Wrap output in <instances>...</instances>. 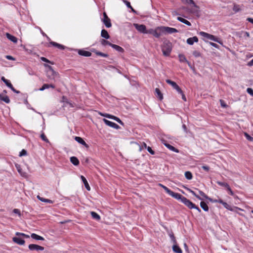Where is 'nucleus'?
Returning a JSON list of instances; mask_svg holds the SVG:
<instances>
[{
  "instance_id": "nucleus-1",
  "label": "nucleus",
  "mask_w": 253,
  "mask_h": 253,
  "mask_svg": "<svg viewBox=\"0 0 253 253\" xmlns=\"http://www.w3.org/2000/svg\"><path fill=\"white\" fill-rule=\"evenodd\" d=\"M175 195L176 196H174V198L178 200H180V201L189 209H196L199 212H201V210L186 198L182 196L181 195L177 193Z\"/></svg>"
},
{
  "instance_id": "nucleus-2",
  "label": "nucleus",
  "mask_w": 253,
  "mask_h": 253,
  "mask_svg": "<svg viewBox=\"0 0 253 253\" xmlns=\"http://www.w3.org/2000/svg\"><path fill=\"white\" fill-rule=\"evenodd\" d=\"M162 50L163 53V55L166 56H168L169 55L171 49H172V44L169 41H165L163 42V45H162Z\"/></svg>"
},
{
  "instance_id": "nucleus-3",
  "label": "nucleus",
  "mask_w": 253,
  "mask_h": 253,
  "mask_svg": "<svg viewBox=\"0 0 253 253\" xmlns=\"http://www.w3.org/2000/svg\"><path fill=\"white\" fill-rule=\"evenodd\" d=\"M163 29V26H159L155 29H150L148 30V34H152L155 37L159 38L164 35Z\"/></svg>"
},
{
  "instance_id": "nucleus-4",
  "label": "nucleus",
  "mask_w": 253,
  "mask_h": 253,
  "mask_svg": "<svg viewBox=\"0 0 253 253\" xmlns=\"http://www.w3.org/2000/svg\"><path fill=\"white\" fill-rule=\"evenodd\" d=\"M199 34L204 38H206L214 42H217L220 44H221V42L218 40V39L214 37L213 35H211L204 32H200L199 33Z\"/></svg>"
},
{
  "instance_id": "nucleus-5",
  "label": "nucleus",
  "mask_w": 253,
  "mask_h": 253,
  "mask_svg": "<svg viewBox=\"0 0 253 253\" xmlns=\"http://www.w3.org/2000/svg\"><path fill=\"white\" fill-rule=\"evenodd\" d=\"M133 25L135 28V29L140 33L143 34H148V30H146V27L144 25L134 23Z\"/></svg>"
},
{
  "instance_id": "nucleus-6",
  "label": "nucleus",
  "mask_w": 253,
  "mask_h": 253,
  "mask_svg": "<svg viewBox=\"0 0 253 253\" xmlns=\"http://www.w3.org/2000/svg\"><path fill=\"white\" fill-rule=\"evenodd\" d=\"M99 114L102 116L106 117L109 119H113V120L117 121L120 124H121L122 125H124V123H123V122L119 118H118L115 116H113V115H110L109 114H103L102 113H99Z\"/></svg>"
},
{
  "instance_id": "nucleus-7",
  "label": "nucleus",
  "mask_w": 253,
  "mask_h": 253,
  "mask_svg": "<svg viewBox=\"0 0 253 253\" xmlns=\"http://www.w3.org/2000/svg\"><path fill=\"white\" fill-rule=\"evenodd\" d=\"M103 19H102V21L105 24V26L107 28H110L112 26V24L111 23V20L110 18L108 17L107 15V14L106 12L103 13Z\"/></svg>"
},
{
  "instance_id": "nucleus-8",
  "label": "nucleus",
  "mask_w": 253,
  "mask_h": 253,
  "mask_svg": "<svg viewBox=\"0 0 253 253\" xmlns=\"http://www.w3.org/2000/svg\"><path fill=\"white\" fill-rule=\"evenodd\" d=\"M166 82L169 84L171 85L173 88H174L178 93H181L182 90L179 87V86L176 84V83L173 81H172L170 80H167Z\"/></svg>"
},
{
  "instance_id": "nucleus-9",
  "label": "nucleus",
  "mask_w": 253,
  "mask_h": 253,
  "mask_svg": "<svg viewBox=\"0 0 253 253\" xmlns=\"http://www.w3.org/2000/svg\"><path fill=\"white\" fill-rule=\"evenodd\" d=\"M28 248L31 251H43L44 250V248L42 246L36 245V244H30L28 246Z\"/></svg>"
},
{
  "instance_id": "nucleus-10",
  "label": "nucleus",
  "mask_w": 253,
  "mask_h": 253,
  "mask_svg": "<svg viewBox=\"0 0 253 253\" xmlns=\"http://www.w3.org/2000/svg\"><path fill=\"white\" fill-rule=\"evenodd\" d=\"M163 28L164 35L167 34H172L174 33H177L178 32V31L176 29L173 28L163 26Z\"/></svg>"
},
{
  "instance_id": "nucleus-11",
  "label": "nucleus",
  "mask_w": 253,
  "mask_h": 253,
  "mask_svg": "<svg viewBox=\"0 0 253 253\" xmlns=\"http://www.w3.org/2000/svg\"><path fill=\"white\" fill-rule=\"evenodd\" d=\"M103 121L105 123V124L106 125H107L108 126H109L111 127H113V128H116L117 129L120 128L119 126L115 123H113L112 122L108 121L106 119H103Z\"/></svg>"
},
{
  "instance_id": "nucleus-12",
  "label": "nucleus",
  "mask_w": 253,
  "mask_h": 253,
  "mask_svg": "<svg viewBox=\"0 0 253 253\" xmlns=\"http://www.w3.org/2000/svg\"><path fill=\"white\" fill-rule=\"evenodd\" d=\"M158 185L161 187H162L164 190L170 196H171L172 197L174 198L175 196H176L175 195L177 193H175V192H173V191H172L171 190H170V189H169L168 187H167L166 186L163 185V184H161V183H159L158 184Z\"/></svg>"
},
{
  "instance_id": "nucleus-13",
  "label": "nucleus",
  "mask_w": 253,
  "mask_h": 253,
  "mask_svg": "<svg viewBox=\"0 0 253 253\" xmlns=\"http://www.w3.org/2000/svg\"><path fill=\"white\" fill-rule=\"evenodd\" d=\"M12 241L14 243H15L18 245H23L25 242L24 240H23L20 238L16 237H13Z\"/></svg>"
},
{
  "instance_id": "nucleus-14",
  "label": "nucleus",
  "mask_w": 253,
  "mask_h": 253,
  "mask_svg": "<svg viewBox=\"0 0 253 253\" xmlns=\"http://www.w3.org/2000/svg\"><path fill=\"white\" fill-rule=\"evenodd\" d=\"M189 12L192 13H198L199 12V7L194 3L189 10Z\"/></svg>"
},
{
  "instance_id": "nucleus-15",
  "label": "nucleus",
  "mask_w": 253,
  "mask_h": 253,
  "mask_svg": "<svg viewBox=\"0 0 253 253\" xmlns=\"http://www.w3.org/2000/svg\"><path fill=\"white\" fill-rule=\"evenodd\" d=\"M75 139L76 141H77L78 143L82 144L86 148H88V145L86 143V142L82 138L79 137V136H76L75 138Z\"/></svg>"
},
{
  "instance_id": "nucleus-16",
  "label": "nucleus",
  "mask_w": 253,
  "mask_h": 253,
  "mask_svg": "<svg viewBox=\"0 0 253 253\" xmlns=\"http://www.w3.org/2000/svg\"><path fill=\"white\" fill-rule=\"evenodd\" d=\"M198 42V39L196 36L193 37L192 38H188L187 40V43L190 45H192L194 42Z\"/></svg>"
},
{
  "instance_id": "nucleus-17",
  "label": "nucleus",
  "mask_w": 253,
  "mask_h": 253,
  "mask_svg": "<svg viewBox=\"0 0 253 253\" xmlns=\"http://www.w3.org/2000/svg\"><path fill=\"white\" fill-rule=\"evenodd\" d=\"M78 53L80 55L85 57H89L91 55V52L84 50H79Z\"/></svg>"
},
{
  "instance_id": "nucleus-18",
  "label": "nucleus",
  "mask_w": 253,
  "mask_h": 253,
  "mask_svg": "<svg viewBox=\"0 0 253 253\" xmlns=\"http://www.w3.org/2000/svg\"><path fill=\"white\" fill-rule=\"evenodd\" d=\"M6 36L8 39H9L10 41L13 42L14 43H16L17 42V39L15 37L10 35V34L8 33H6Z\"/></svg>"
},
{
  "instance_id": "nucleus-19",
  "label": "nucleus",
  "mask_w": 253,
  "mask_h": 253,
  "mask_svg": "<svg viewBox=\"0 0 253 253\" xmlns=\"http://www.w3.org/2000/svg\"><path fill=\"white\" fill-rule=\"evenodd\" d=\"M155 92L157 97L160 100H162L163 99V94L161 93L160 89L158 88H156L155 90Z\"/></svg>"
},
{
  "instance_id": "nucleus-20",
  "label": "nucleus",
  "mask_w": 253,
  "mask_h": 253,
  "mask_svg": "<svg viewBox=\"0 0 253 253\" xmlns=\"http://www.w3.org/2000/svg\"><path fill=\"white\" fill-rule=\"evenodd\" d=\"M172 250L176 253H182L181 249L177 245L176 243L175 244H173L172 246Z\"/></svg>"
},
{
  "instance_id": "nucleus-21",
  "label": "nucleus",
  "mask_w": 253,
  "mask_h": 253,
  "mask_svg": "<svg viewBox=\"0 0 253 253\" xmlns=\"http://www.w3.org/2000/svg\"><path fill=\"white\" fill-rule=\"evenodd\" d=\"M81 178L83 183H84V186H85L86 189L88 191H89L90 190V188L89 185V184H88L86 179H85V178L84 176H83V175H82L81 176Z\"/></svg>"
},
{
  "instance_id": "nucleus-22",
  "label": "nucleus",
  "mask_w": 253,
  "mask_h": 253,
  "mask_svg": "<svg viewBox=\"0 0 253 253\" xmlns=\"http://www.w3.org/2000/svg\"><path fill=\"white\" fill-rule=\"evenodd\" d=\"M31 237L32 238L37 240L43 241L44 240L42 237L39 236L35 233H32L31 235Z\"/></svg>"
},
{
  "instance_id": "nucleus-23",
  "label": "nucleus",
  "mask_w": 253,
  "mask_h": 253,
  "mask_svg": "<svg viewBox=\"0 0 253 253\" xmlns=\"http://www.w3.org/2000/svg\"><path fill=\"white\" fill-rule=\"evenodd\" d=\"M101 36L102 37H103L106 39H108L110 38V36L108 34L107 31L104 29L102 30L101 33Z\"/></svg>"
},
{
  "instance_id": "nucleus-24",
  "label": "nucleus",
  "mask_w": 253,
  "mask_h": 253,
  "mask_svg": "<svg viewBox=\"0 0 253 253\" xmlns=\"http://www.w3.org/2000/svg\"><path fill=\"white\" fill-rule=\"evenodd\" d=\"M177 19L178 21H180L181 22H182V23H184V24H186V25H188L189 26L191 25V23L190 22H189L188 20H186V19H184V18H183L182 17H178L177 18Z\"/></svg>"
},
{
  "instance_id": "nucleus-25",
  "label": "nucleus",
  "mask_w": 253,
  "mask_h": 253,
  "mask_svg": "<svg viewBox=\"0 0 253 253\" xmlns=\"http://www.w3.org/2000/svg\"><path fill=\"white\" fill-rule=\"evenodd\" d=\"M15 167L18 170V172L21 174V175L23 176H26V173L25 172H24L22 170V169L21 168V167L18 164H15Z\"/></svg>"
},
{
  "instance_id": "nucleus-26",
  "label": "nucleus",
  "mask_w": 253,
  "mask_h": 253,
  "mask_svg": "<svg viewBox=\"0 0 253 253\" xmlns=\"http://www.w3.org/2000/svg\"><path fill=\"white\" fill-rule=\"evenodd\" d=\"M70 161L75 166H78L79 164V161L76 157H71Z\"/></svg>"
},
{
  "instance_id": "nucleus-27",
  "label": "nucleus",
  "mask_w": 253,
  "mask_h": 253,
  "mask_svg": "<svg viewBox=\"0 0 253 253\" xmlns=\"http://www.w3.org/2000/svg\"><path fill=\"white\" fill-rule=\"evenodd\" d=\"M49 87H52L54 88L55 86L53 84H44L40 88V91H43L45 89L48 88Z\"/></svg>"
},
{
  "instance_id": "nucleus-28",
  "label": "nucleus",
  "mask_w": 253,
  "mask_h": 253,
  "mask_svg": "<svg viewBox=\"0 0 253 253\" xmlns=\"http://www.w3.org/2000/svg\"><path fill=\"white\" fill-rule=\"evenodd\" d=\"M90 214L91 215L93 218L96 220H99L100 219V215L94 211H91Z\"/></svg>"
},
{
  "instance_id": "nucleus-29",
  "label": "nucleus",
  "mask_w": 253,
  "mask_h": 253,
  "mask_svg": "<svg viewBox=\"0 0 253 253\" xmlns=\"http://www.w3.org/2000/svg\"><path fill=\"white\" fill-rule=\"evenodd\" d=\"M112 47L117 50L118 51L122 52L124 51V49L121 46L117 45L116 44H112L111 46Z\"/></svg>"
},
{
  "instance_id": "nucleus-30",
  "label": "nucleus",
  "mask_w": 253,
  "mask_h": 253,
  "mask_svg": "<svg viewBox=\"0 0 253 253\" xmlns=\"http://www.w3.org/2000/svg\"><path fill=\"white\" fill-rule=\"evenodd\" d=\"M0 100H2L6 103H8L10 102V100L8 97L6 95L2 96L0 94Z\"/></svg>"
},
{
  "instance_id": "nucleus-31",
  "label": "nucleus",
  "mask_w": 253,
  "mask_h": 253,
  "mask_svg": "<svg viewBox=\"0 0 253 253\" xmlns=\"http://www.w3.org/2000/svg\"><path fill=\"white\" fill-rule=\"evenodd\" d=\"M164 145L168 148L169 149V150L173 151V152H176V153H178L179 152V151L176 149L175 148H174L173 146L170 145V144H167V143H164Z\"/></svg>"
},
{
  "instance_id": "nucleus-32",
  "label": "nucleus",
  "mask_w": 253,
  "mask_h": 253,
  "mask_svg": "<svg viewBox=\"0 0 253 253\" xmlns=\"http://www.w3.org/2000/svg\"><path fill=\"white\" fill-rule=\"evenodd\" d=\"M200 206L201 207L206 211H208L209 210V207L207 204L205 203L204 202H201L200 203Z\"/></svg>"
},
{
  "instance_id": "nucleus-33",
  "label": "nucleus",
  "mask_w": 253,
  "mask_h": 253,
  "mask_svg": "<svg viewBox=\"0 0 253 253\" xmlns=\"http://www.w3.org/2000/svg\"><path fill=\"white\" fill-rule=\"evenodd\" d=\"M179 60L180 62H186L187 60L185 56L183 54H179L178 55Z\"/></svg>"
},
{
  "instance_id": "nucleus-34",
  "label": "nucleus",
  "mask_w": 253,
  "mask_h": 253,
  "mask_svg": "<svg viewBox=\"0 0 253 253\" xmlns=\"http://www.w3.org/2000/svg\"><path fill=\"white\" fill-rule=\"evenodd\" d=\"M37 198L42 202H45V203H52V201L50 200L41 197L39 196H38Z\"/></svg>"
},
{
  "instance_id": "nucleus-35",
  "label": "nucleus",
  "mask_w": 253,
  "mask_h": 253,
  "mask_svg": "<svg viewBox=\"0 0 253 253\" xmlns=\"http://www.w3.org/2000/svg\"><path fill=\"white\" fill-rule=\"evenodd\" d=\"M185 176L187 179L189 180H190L192 178V174L190 171H186L185 172Z\"/></svg>"
},
{
  "instance_id": "nucleus-36",
  "label": "nucleus",
  "mask_w": 253,
  "mask_h": 253,
  "mask_svg": "<svg viewBox=\"0 0 253 253\" xmlns=\"http://www.w3.org/2000/svg\"><path fill=\"white\" fill-rule=\"evenodd\" d=\"M100 42H101V44L103 45H109L110 46H111V45H112L111 43H110L109 42H108L105 40H104V39L101 40Z\"/></svg>"
},
{
  "instance_id": "nucleus-37",
  "label": "nucleus",
  "mask_w": 253,
  "mask_h": 253,
  "mask_svg": "<svg viewBox=\"0 0 253 253\" xmlns=\"http://www.w3.org/2000/svg\"><path fill=\"white\" fill-rule=\"evenodd\" d=\"M50 44L52 45H53V46H54L57 47L59 48H61V49L63 48V45H61L60 44H58V43H57L56 42H50Z\"/></svg>"
},
{
  "instance_id": "nucleus-38",
  "label": "nucleus",
  "mask_w": 253,
  "mask_h": 253,
  "mask_svg": "<svg viewBox=\"0 0 253 253\" xmlns=\"http://www.w3.org/2000/svg\"><path fill=\"white\" fill-rule=\"evenodd\" d=\"M183 3L192 5L195 3L193 0H182Z\"/></svg>"
},
{
  "instance_id": "nucleus-39",
  "label": "nucleus",
  "mask_w": 253,
  "mask_h": 253,
  "mask_svg": "<svg viewBox=\"0 0 253 253\" xmlns=\"http://www.w3.org/2000/svg\"><path fill=\"white\" fill-rule=\"evenodd\" d=\"M217 183L221 186L226 187V188L229 186L228 183L225 182H222L220 181H217Z\"/></svg>"
},
{
  "instance_id": "nucleus-40",
  "label": "nucleus",
  "mask_w": 253,
  "mask_h": 253,
  "mask_svg": "<svg viewBox=\"0 0 253 253\" xmlns=\"http://www.w3.org/2000/svg\"><path fill=\"white\" fill-rule=\"evenodd\" d=\"M95 53L97 55L101 56L104 57H107L108 56V54L99 52V51H95Z\"/></svg>"
},
{
  "instance_id": "nucleus-41",
  "label": "nucleus",
  "mask_w": 253,
  "mask_h": 253,
  "mask_svg": "<svg viewBox=\"0 0 253 253\" xmlns=\"http://www.w3.org/2000/svg\"><path fill=\"white\" fill-rule=\"evenodd\" d=\"M244 135L248 140L250 141H253V137L251 136L247 132H244Z\"/></svg>"
},
{
  "instance_id": "nucleus-42",
  "label": "nucleus",
  "mask_w": 253,
  "mask_h": 253,
  "mask_svg": "<svg viewBox=\"0 0 253 253\" xmlns=\"http://www.w3.org/2000/svg\"><path fill=\"white\" fill-rule=\"evenodd\" d=\"M233 10L235 12H237L240 10V6L238 5L234 4L233 7Z\"/></svg>"
},
{
  "instance_id": "nucleus-43",
  "label": "nucleus",
  "mask_w": 253,
  "mask_h": 253,
  "mask_svg": "<svg viewBox=\"0 0 253 253\" xmlns=\"http://www.w3.org/2000/svg\"><path fill=\"white\" fill-rule=\"evenodd\" d=\"M169 237L172 242V243L173 244H175L176 241V239L174 236V235L172 233H170V234H169Z\"/></svg>"
},
{
  "instance_id": "nucleus-44",
  "label": "nucleus",
  "mask_w": 253,
  "mask_h": 253,
  "mask_svg": "<svg viewBox=\"0 0 253 253\" xmlns=\"http://www.w3.org/2000/svg\"><path fill=\"white\" fill-rule=\"evenodd\" d=\"M223 205L224 206V208H225L226 209L230 210V211H233L232 209L230 207V206L226 203L224 202V203H223Z\"/></svg>"
},
{
  "instance_id": "nucleus-45",
  "label": "nucleus",
  "mask_w": 253,
  "mask_h": 253,
  "mask_svg": "<svg viewBox=\"0 0 253 253\" xmlns=\"http://www.w3.org/2000/svg\"><path fill=\"white\" fill-rule=\"evenodd\" d=\"M1 80L6 84V85L9 87V85L10 84H11L9 82V81L5 79L3 77L1 78Z\"/></svg>"
},
{
  "instance_id": "nucleus-46",
  "label": "nucleus",
  "mask_w": 253,
  "mask_h": 253,
  "mask_svg": "<svg viewBox=\"0 0 253 253\" xmlns=\"http://www.w3.org/2000/svg\"><path fill=\"white\" fill-rule=\"evenodd\" d=\"M192 53L193 55L196 57H198L201 56V53L199 51L196 50L194 51Z\"/></svg>"
},
{
  "instance_id": "nucleus-47",
  "label": "nucleus",
  "mask_w": 253,
  "mask_h": 253,
  "mask_svg": "<svg viewBox=\"0 0 253 253\" xmlns=\"http://www.w3.org/2000/svg\"><path fill=\"white\" fill-rule=\"evenodd\" d=\"M200 195L205 199H209V197L202 191L198 190Z\"/></svg>"
},
{
  "instance_id": "nucleus-48",
  "label": "nucleus",
  "mask_w": 253,
  "mask_h": 253,
  "mask_svg": "<svg viewBox=\"0 0 253 253\" xmlns=\"http://www.w3.org/2000/svg\"><path fill=\"white\" fill-rule=\"evenodd\" d=\"M13 212L14 213L18 214L19 216H21V212H20V211L19 210H18L17 209H14L13 210Z\"/></svg>"
},
{
  "instance_id": "nucleus-49",
  "label": "nucleus",
  "mask_w": 253,
  "mask_h": 253,
  "mask_svg": "<svg viewBox=\"0 0 253 253\" xmlns=\"http://www.w3.org/2000/svg\"><path fill=\"white\" fill-rule=\"evenodd\" d=\"M26 155H27V151L24 149H23L19 153L20 157L26 156Z\"/></svg>"
},
{
  "instance_id": "nucleus-50",
  "label": "nucleus",
  "mask_w": 253,
  "mask_h": 253,
  "mask_svg": "<svg viewBox=\"0 0 253 253\" xmlns=\"http://www.w3.org/2000/svg\"><path fill=\"white\" fill-rule=\"evenodd\" d=\"M41 138L44 141L46 142H48V140L46 138V136H45V135L43 134V133H42L41 135Z\"/></svg>"
},
{
  "instance_id": "nucleus-51",
  "label": "nucleus",
  "mask_w": 253,
  "mask_h": 253,
  "mask_svg": "<svg viewBox=\"0 0 253 253\" xmlns=\"http://www.w3.org/2000/svg\"><path fill=\"white\" fill-rule=\"evenodd\" d=\"M247 91L251 96H253V89L252 88H248Z\"/></svg>"
},
{
  "instance_id": "nucleus-52",
  "label": "nucleus",
  "mask_w": 253,
  "mask_h": 253,
  "mask_svg": "<svg viewBox=\"0 0 253 253\" xmlns=\"http://www.w3.org/2000/svg\"><path fill=\"white\" fill-rule=\"evenodd\" d=\"M41 59L42 61H43V62H47V63H51L52 64V63H51L48 59H47V58L44 57H41Z\"/></svg>"
},
{
  "instance_id": "nucleus-53",
  "label": "nucleus",
  "mask_w": 253,
  "mask_h": 253,
  "mask_svg": "<svg viewBox=\"0 0 253 253\" xmlns=\"http://www.w3.org/2000/svg\"><path fill=\"white\" fill-rule=\"evenodd\" d=\"M123 2L126 4L127 7L130 8L131 7L130 3L129 1L126 0H123Z\"/></svg>"
},
{
  "instance_id": "nucleus-54",
  "label": "nucleus",
  "mask_w": 253,
  "mask_h": 253,
  "mask_svg": "<svg viewBox=\"0 0 253 253\" xmlns=\"http://www.w3.org/2000/svg\"><path fill=\"white\" fill-rule=\"evenodd\" d=\"M9 85V87L14 92L17 93H19V91H17L15 89V88L13 87L12 84H8Z\"/></svg>"
},
{
  "instance_id": "nucleus-55",
  "label": "nucleus",
  "mask_w": 253,
  "mask_h": 253,
  "mask_svg": "<svg viewBox=\"0 0 253 253\" xmlns=\"http://www.w3.org/2000/svg\"><path fill=\"white\" fill-rule=\"evenodd\" d=\"M9 85V87L14 92L17 93H19V91H17L15 89V88L13 87L12 84H8Z\"/></svg>"
},
{
  "instance_id": "nucleus-56",
  "label": "nucleus",
  "mask_w": 253,
  "mask_h": 253,
  "mask_svg": "<svg viewBox=\"0 0 253 253\" xmlns=\"http://www.w3.org/2000/svg\"><path fill=\"white\" fill-rule=\"evenodd\" d=\"M220 103L221 106L223 108H226L227 107V105L226 103L224 102V101L222 100H220Z\"/></svg>"
},
{
  "instance_id": "nucleus-57",
  "label": "nucleus",
  "mask_w": 253,
  "mask_h": 253,
  "mask_svg": "<svg viewBox=\"0 0 253 253\" xmlns=\"http://www.w3.org/2000/svg\"><path fill=\"white\" fill-rule=\"evenodd\" d=\"M147 151L152 155H154L155 154V152L153 150H152L151 147L149 146L147 147Z\"/></svg>"
},
{
  "instance_id": "nucleus-58",
  "label": "nucleus",
  "mask_w": 253,
  "mask_h": 253,
  "mask_svg": "<svg viewBox=\"0 0 253 253\" xmlns=\"http://www.w3.org/2000/svg\"><path fill=\"white\" fill-rule=\"evenodd\" d=\"M186 189L189 191V192H190L191 194H192L195 197L196 196V195H197L195 192L192 190L191 189L188 188H186Z\"/></svg>"
},
{
  "instance_id": "nucleus-59",
  "label": "nucleus",
  "mask_w": 253,
  "mask_h": 253,
  "mask_svg": "<svg viewBox=\"0 0 253 253\" xmlns=\"http://www.w3.org/2000/svg\"><path fill=\"white\" fill-rule=\"evenodd\" d=\"M210 44L212 46L215 47L216 48H218V47H219L218 45L214 42H210Z\"/></svg>"
},
{
  "instance_id": "nucleus-60",
  "label": "nucleus",
  "mask_w": 253,
  "mask_h": 253,
  "mask_svg": "<svg viewBox=\"0 0 253 253\" xmlns=\"http://www.w3.org/2000/svg\"><path fill=\"white\" fill-rule=\"evenodd\" d=\"M202 168L203 169H204L205 170H206L207 171H208L210 169L209 167L208 166H203L202 167Z\"/></svg>"
},
{
  "instance_id": "nucleus-61",
  "label": "nucleus",
  "mask_w": 253,
  "mask_h": 253,
  "mask_svg": "<svg viewBox=\"0 0 253 253\" xmlns=\"http://www.w3.org/2000/svg\"><path fill=\"white\" fill-rule=\"evenodd\" d=\"M6 58L8 60H15V58L10 55H6Z\"/></svg>"
},
{
  "instance_id": "nucleus-62",
  "label": "nucleus",
  "mask_w": 253,
  "mask_h": 253,
  "mask_svg": "<svg viewBox=\"0 0 253 253\" xmlns=\"http://www.w3.org/2000/svg\"><path fill=\"white\" fill-rule=\"evenodd\" d=\"M179 93L181 95L182 99L184 101H186V98L185 95L184 94L183 91H182V92L181 93Z\"/></svg>"
},
{
  "instance_id": "nucleus-63",
  "label": "nucleus",
  "mask_w": 253,
  "mask_h": 253,
  "mask_svg": "<svg viewBox=\"0 0 253 253\" xmlns=\"http://www.w3.org/2000/svg\"><path fill=\"white\" fill-rule=\"evenodd\" d=\"M227 189L229 192L230 195H233L234 193H233V191H232V190L231 189L229 186L227 188Z\"/></svg>"
},
{
  "instance_id": "nucleus-64",
  "label": "nucleus",
  "mask_w": 253,
  "mask_h": 253,
  "mask_svg": "<svg viewBox=\"0 0 253 253\" xmlns=\"http://www.w3.org/2000/svg\"><path fill=\"white\" fill-rule=\"evenodd\" d=\"M253 65V59L248 63V66H252Z\"/></svg>"
}]
</instances>
